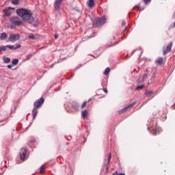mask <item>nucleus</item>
Listing matches in <instances>:
<instances>
[{"label": "nucleus", "instance_id": "f257e3e1", "mask_svg": "<svg viewBox=\"0 0 175 175\" xmlns=\"http://www.w3.org/2000/svg\"><path fill=\"white\" fill-rule=\"evenodd\" d=\"M16 14L21 17L23 21L31 24L33 27H38L39 25V20L38 18L32 16L31 10L25 8H18L16 10Z\"/></svg>", "mask_w": 175, "mask_h": 175}, {"label": "nucleus", "instance_id": "f03ea898", "mask_svg": "<svg viewBox=\"0 0 175 175\" xmlns=\"http://www.w3.org/2000/svg\"><path fill=\"white\" fill-rule=\"evenodd\" d=\"M148 131L150 132L152 135H159L162 132V129L160 127H157V122L154 120L150 119L148 121Z\"/></svg>", "mask_w": 175, "mask_h": 175}, {"label": "nucleus", "instance_id": "7ed1b4c3", "mask_svg": "<svg viewBox=\"0 0 175 175\" xmlns=\"http://www.w3.org/2000/svg\"><path fill=\"white\" fill-rule=\"evenodd\" d=\"M44 102V98H41L38 100H37L36 102L33 103L34 108L32 111V114H33V120H35L36 118V116H38V107H40L42 105H43V103Z\"/></svg>", "mask_w": 175, "mask_h": 175}, {"label": "nucleus", "instance_id": "20e7f679", "mask_svg": "<svg viewBox=\"0 0 175 175\" xmlns=\"http://www.w3.org/2000/svg\"><path fill=\"white\" fill-rule=\"evenodd\" d=\"M107 21V18L106 16H103L100 18L98 17L94 20L93 24L97 27H102V25H103Z\"/></svg>", "mask_w": 175, "mask_h": 175}, {"label": "nucleus", "instance_id": "39448f33", "mask_svg": "<svg viewBox=\"0 0 175 175\" xmlns=\"http://www.w3.org/2000/svg\"><path fill=\"white\" fill-rule=\"evenodd\" d=\"M10 21L12 24V27H20V25H22L23 21H21L18 16H12Z\"/></svg>", "mask_w": 175, "mask_h": 175}, {"label": "nucleus", "instance_id": "423d86ee", "mask_svg": "<svg viewBox=\"0 0 175 175\" xmlns=\"http://www.w3.org/2000/svg\"><path fill=\"white\" fill-rule=\"evenodd\" d=\"M3 17H10V16H12V13H14V8H12V7H8V8H5L3 10Z\"/></svg>", "mask_w": 175, "mask_h": 175}, {"label": "nucleus", "instance_id": "0eeeda50", "mask_svg": "<svg viewBox=\"0 0 175 175\" xmlns=\"http://www.w3.org/2000/svg\"><path fill=\"white\" fill-rule=\"evenodd\" d=\"M20 39V34H11L8 38V40L10 42H12V43H14L15 42H17Z\"/></svg>", "mask_w": 175, "mask_h": 175}, {"label": "nucleus", "instance_id": "6e6552de", "mask_svg": "<svg viewBox=\"0 0 175 175\" xmlns=\"http://www.w3.org/2000/svg\"><path fill=\"white\" fill-rule=\"evenodd\" d=\"M19 154H20L21 159L22 161H25V159H27V149L25 148L21 149Z\"/></svg>", "mask_w": 175, "mask_h": 175}, {"label": "nucleus", "instance_id": "1a4fd4ad", "mask_svg": "<svg viewBox=\"0 0 175 175\" xmlns=\"http://www.w3.org/2000/svg\"><path fill=\"white\" fill-rule=\"evenodd\" d=\"M62 2H64V0H55V3H54L55 10L58 12V10L61 9V3H62Z\"/></svg>", "mask_w": 175, "mask_h": 175}, {"label": "nucleus", "instance_id": "9d476101", "mask_svg": "<svg viewBox=\"0 0 175 175\" xmlns=\"http://www.w3.org/2000/svg\"><path fill=\"white\" fill-rule=\"evenodd\" d=\"M172 43L170 42L167 46L166 48H163V53L164 55H166V54L170 53V51H172Z\"/></svg>", "mask_w": 175, "mask_h": 175}, {"label": "nucleus", "instance_id": "9b49d317", "mask_svg": "<svg viewBox=\"0 0 175 175\" xmlns=\"http://www.w3.org/2000/svg\"><path fill=\"white\" fill-rule=\"evenodd\" d=\"M7 49H10V50H17L21 47V44H16V45H10L8 44L6 45Z\"/></svg>", "mask_w": 175, "mask_h": 175}, {"label": "nucleus", "instance_id": "f8f14e48", "mask_svg": "<svg viewBox=\"0 0 175 175\" xmlns=\"http://www.w3.org/2000/svg\"><path fill=\"white\" fill-rule=\"evenodd\" d=\"M132 107V104L129 105L126 107L123 108L122 110L119 111V114H122V113H125L126 111H128L129 109Z\"/></svg>", "mask_w": 175, "mask_h": 175}, {"label": "nucleus", "instance_id": "ddd939ff", "mask_svg": "<svg viewBox=\"0 0 175 175\" xmlns=\"http://www.w3.org/2000/svg\"><path fill=\"white\" fill-rule=\"evenodd\" d=\"M8 39V34L6 33H1L0 36V40H6Z\"/></svg>", "mask_w": 175, "mask_h": 175}, {"label": "nucleus", "instance_id": "4468645a", "mask_svg": "<svg viewBox=\"0 0 175 175\" xmlns=\"http://www.w3.org/2000/svg\"><path fill=\"white\" fill-rule=\"evenodd\" d=\"M72 107H73V109H75V110H79V103L76 101H73L72 103Z\"/></svg>", "mask_w": 175, "mask_h": 175}, {"label": "nucleus", "instance_id": "2eb2a0df", "mask_svg": "<svg viewBox=\"0 0 175 175\" xmlns=\"http://www.w3.org/2000/svg\"><path fill=\"white\" fill-rule=\"evenodd\" d=\"M88 5L89 8H94V6H95V1L89 0Z\"/></svg>", "mask_w": 175, "mask_h": 175}, {"label": "nucleus", "instance_id": "dca6fc26", "mask_svg": "<svg viewBox=\"0 0 175 175\" xmlns=\"http://www.w3.org/2000/svg\"><path fill=\"white\" fill-rule=\"evenodd\" d=\"M81 116L82 118L85 119L88 116V111L87 110L82 111Z\"/></svg>", "mask_w": 175, "mask_h": 175}, {"label": "nucleus", "instance_id": "f3484780", "mask_svg": "<svg viewBox=\"0 0 175 175\" xmlns=\"http://www.w3.org/2000/svg\"><path fill=\"white\" fill-rule=\"evenodd\" d=\"M3 61L4 64H9V62H10V58L8 57H3Z\"/></svg>", "mask_w": 175, "mask_h": 175}, {"label": "nucleus", "instance_id": "a211bd4d", "mask_svg": "<svg viewBox=\"0 0 175 175\" xmlns=\"http://www.w3.org/2000/svg\"><path fill=\"white\" fill-rule=\"evenodd\" d=\"M156 63L157 64H159V65H162V64H163V57H159L156 60Z\"/></svg>", "mask_w": 175, "mask_h": 175}, {"label": "nucleus", "instance_id": "6ab92c4d", "mask_svg": "<svg viewBox=\"0 0 175 175\" xmlns=\"http://www.w3.org/2000/svg\"><path fill=\"white\" fill-rule=\"evenodd\" d=\"M28 39H31V40H35V35L32 33H29L28 36Z\"/></svg>", "mask_w": 175, "mask_h": 175}, {"label": "nucleus", "instance_id": "aec40b11", "mask_svg": "<svg viewBox=\"0 0 175 175\" xmlns=\"http://www.w3.org/2000/svg\"><path fill=\"white\" fill-rule=\"evenodd\" d=\"M109 73H110V68H107L104 72H103V75H105V76H108Z\"/></svg>", "mask_w": 175, "mask_h": 175}, {"label": "nucleus", "instance_id": "412c9836", "mask_svg": "<svg viewBox=\"0 0 175 175\" xmlns=\"http://www.w3.org/2000/svg\"><path fill=\"white\" fill-rule=\"evenodd\" d=\"M134 9H137V10H144V7L136 5L135 7H134Z\"/></svg>", "mask_w": 175, "mask_h": 175}, {"label": "nucleus", "instance_id": "4be33fe9", "mask_svg": "<svg viewBox=\"0 0 175 175\" xmlns=\"http://www.w3.org/2000/svg\"><path fill=\"white\" fill-rule=\"evenodd\" d=\"M12 5H18L20 3V0H12Z\"/></svg>", "mask_w": 175, "mask_h": 175}, {"label": "nucleus", "instance_id": "5701e85b", "mask_svg": "<svg viewBox=\"0 0 175 175\" xmlns=\"http://www.w3.org/2000/svg\"><path fill=\"white\" fill-rule=\"evenodd\" d=\"M12 65H17L18 64V59H14L12 62Z\"/></svg>", "mask_w": 175, "mask_h": 175}, {"label": "nucleus", "instance_id": "b1692460", "mask_svg": "<svg viewBox=\"0 0 175 175\" xmlns=\"http://www.w3.org/2000/svg\"><path fill=\"white\" fill-rule=\"evenodd\" d=\"M146 79H147V74H145V75H144V77H143L142 79L140 78V79H139V81L143 82V81H144V80H146Z\"/></svg>", "mask_w": 175, "mask_h": 175}, {"label": "nucleus", "instance_id": "393cba45", "mask_svg": "<svg viewBox=\"0 0 175 175\" xmlns=\"http://www.w3.org/2000/svg\"><path fill=\"white\" fill-rule=\"evenodd\" d=\"M29 143L30 144H35V143H36V139L35 138L31 139L29 140Z\"/></svg>", "mask_w": 175, "mask_h": 175}, {"label": "nucleus", "instance_id": "a878e982", "mask_svg": "<svg viewBox=\"0 0 175 175\" xmlns=\"http://www.w3.org/2000/svg\"><path fill=\"white\" fill-rule=\"evenodd\" d=\"M144 88V85H139L136 88V90L138 91L139 90H143Z\"/></svg>", "mask_w": 175, "mask_h": 175}, {"label": "nucleus", "instance_id": "bb28decb", "mask_svg": "<svg viewBox=\"0 0 175 175\" xmlns=\"http://www.w3.org/2000/svg\"><path fill=\"white\" fill-rule=\"evenodd\" d=\"M152 91H148L145 92V94L147 95V96H150V95H152Z\"/></svg>", "mask_w": 175, "mask_h": 175}, {"label": "nucleus", "instance_id": "cd10ccee", "mask_svg": "<svg viewBox=\"0 0 175 175\" xmlns=\"http://www.w3.org/2000/svg\"><path fill=\"white\" fill-rule=\"evenodd\" d=\"M6 49H8V46H1V51H6Z\"/></svg>", "mask_w": 175, "mask_h": 175}, {"label": "nucleus", "instance_id": "c85d7f7f", "mask_svg": "<svg viewBox=\"0 0 175 175\" xmlns=\"http://www.w3.org/2000/svg\"><path fill=\"white\" fill-rule=\"evenodd\" d=\"M87 106V101H85L82 105H81V109H84L85 107Z\"/></svg>", "mask_w": 175, "mask_h": 175}, {"label": "nucleus", "instance_id": "c756f323", "mask_svg": "<svg viewBox=\"0 0 175 175\" xmlns=\"http://www.w3.org/2000/svg\"><path fill=\"white\" fill-rule=\"evenodd\" d=\"M155 79H157V73H153L152 80H155Z\"/></svg>", "mask_w": 175, "mask_h": 175}, {"label": "nucleus", "instance_id": "7c9ffc66", "mask_svg": "<svg viewBox=\"0 0 175 175\" xmlns=\"http://www.w3.org/2000/svg\"><path fill=\"white\" fill-rule=\"evenodd\" d=\"M112 175H125V174H124V173H120V174H118V172H117V171L115 172V173H113Z\"/></svg>", "mask_w": 175, "mask_h": 175}, {"label": "nucleus", "instance_id": "2f4dec72", "mask_svg": "<svg viewBox=\"0 0 175 175\" xmlns=\"http://www.w3.org/2000/svg\"><path fill=\"white\" fill-rule=\"evenodd\" d=\"M144 2L145 5H148V3H150V2H151V0H144Z\"/></svg>", "mask_w": 175, "mask_h": 175}, {"label": "nucleus", "instance_id": "473e14b6", "mask_svg": "<svg viewBox=\"0 0 175 175\" xmlns=\"http://www.w3.org/2000/svg\"><path fill=\"white\" fill-rule=\"evenodd\" d=\"M110 159H111V153H109V157H108V163H110Z\"/></svg>", "mask_w": 175, "mask_h": 175}, {"label": "nucleus", "instance_id": "72a5a7b5", "mask_svg": "<svg viewBox=\"0 0 175 175\" xmlns=\"http://www.w3.org/2000/svg\"><path fill=\"white\" fill-rule=\"evenodd\" d=\"M40 172L42 173V172H44V167H43V165H42L40 167Z\"/></svg>", "mask_w": 175, "mask_h": 175}, {"label": "nucleus", "instance_id": "f704fd0d", "mask_svg": "<svg viewBox=\"0 0 175 175\" xmlns=\"http://www.w3.org/2000/svg\"><path fill=\"white\" fill-rule=\"evenodd\" d=\"M174 27H175V22L171 24L170 28H174Z\"/></svg>", "mask_w": 175, "mask_h": 175}, {"label": "nucleus", "instance_id": "c9c22d12", "mask_svg": "<svg viewBox=\"0 0 175 175\" xmlns=\"http://www.w3.org/2000/svg\"><path fill=\"white\" fill-rule=\"evenodd\" d=\"M7 68H8V69H12V68H13V66L8 65V66H7Z\"/></svg>", "mask_w": 175, "mask_h": 175}, {"label": "nucleus", "instance_id": "e433bc0d", "mask_svg": "<svg viewBox=\"0 0 175 175\" xmlns=\"http://www.w3.org/2000/svg\"><path fill=\"white\" fill-rule=\"evenodd\" d=\"M163 120H165L166 119V113L163 114Z\"/></svg>", "mask_w": 175, "mask_h": 175}, {"label": "nucleus", "instance_id": "4c0bfd02", "mask_svg": "<svg viewBox=\"0 0 175 175\" xmlns=\"http://www.w3.org/2000/svg\"><path fill=\"white\" fill-rule=\"evenodd\" d=\"M55 39H58V34L57 33L55 34Z\"/></svg>", "mask_w": 175, "mask_h": 175}, {"label": "nucleus", "instance_id": "58836bf2", "mask_svg": "<svg viewBox=\"0 0 175 175\" xmlns=\"http://www.w3.org/2000/svg\"><path fill=\"white\" fill-rule=\"evenodd\" d=\"M103 91H104V92H105V94H107V89H103Z\"/></svg>", "mask_w": 175, "mask_h": 175}, {"label": "nucleus", "instance_id": "ea45409f", "mask_svg": "<svg viewBox=\"0 0 175 175\" xmlns=\"http://www.w3.org/2000/svg\"><path fill=\"white\" fill-rule=\"evenodd\" d=\"M125 25V21H122V25L124 26Z\"/></svg>", "mask_w": 175, "mask_h": 175}, {"label": "nucleus", "instance_id": "a19ab883", "mask_svg": "<svg viewBox=\"0 0 175 175\" xmlns=\"http://www.w3.org/2000/svg\"><path fill=\"white\" fill-rule=\"evenodd\" d=\"M135 105H136V103H135V102H134V103H132V106H135Z\"/></svg>", "mask_w": 175, "mask_h": 175}, {"label": "nucleus", "instance_id": "79ce46f5", "mask_svg": "<svg viewBox=\"0 0 175 175\" xmlns=\"http://www.w3.org/2000/svg\"><path fill=\"white\" fill-rule=\"evenodd\" d=\"M172 109H175V103H174V105L172 106Z\"/></svg>", "mask_w": 175, "mask_h": 175}, {"label": "nucleus", "instance_id": "37998d69", "mask_svg": "<svg viewBox=\"0 0 175 175\" xmlns=\"http://www.w3.org/2000/svg\"><path fill=\"white\" fill-rule=\"evenodd\" d=\"M2 51L1 46H0V52Z\"/></svg>", "mask_w": 175, "mask_h": 175}, {"label": "nucleus", "instance_id": "c03bdc74", "mask_svg": "<svg viewBox=\"0 0 175 175\" xmlns=\"http://www.w3.org/2000/svg\"><path fill=\"white\" fill-rule=\"evenodd\" d=\"M173 16L175 17V12H174V14H173Z\"/></svg>", "mask_w": 175, "mask_h": 175}, {"label": "nucleus", "instance_id": "a18cd8bd", "mask_svg": "<svg viewBox=\"0 0 175 175\" xmlns=\"http://www.w3.org/2000/svg\"><path fill=\"white\" fill-rule=\"evenodd\" d=\"M106 169H107V170H109V167H107V168H106Z\"/></svg>", "mask_w": 175, "mask_h": 175}]
</instances>
